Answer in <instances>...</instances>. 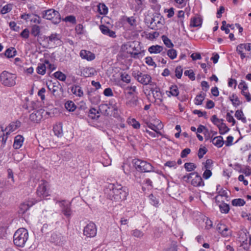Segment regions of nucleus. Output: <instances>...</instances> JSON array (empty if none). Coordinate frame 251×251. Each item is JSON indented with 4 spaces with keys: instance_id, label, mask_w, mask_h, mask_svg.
<instances>
[{
    "instance_id": "680f3d73",
    "label": "nucleus",
    "mask_w": 251,
    "mask_h": 251,
    "mask_svg": "<svg viewBox=\"0 0 251 251\" xmlns=\"http://www.w3.org/2000/svg\"><path fill=\"white\" fill-rule=\"evenodd\" d=\"M233 137L231 136H229L226 138V141L225 142L226 146L227 147L230 146L232 145Z\"/></svg>"
},
{
    "instance_id": "f03ea898",
    "label": "nucleus",
    "mask_w": 251,
    "mask_h": 251,
    "mask_svg": "<svg viewBox=\"0 0 251 251\" xmlns=\"http://www.w3.org/2000/svg\"><path fill=\"white\" fill-rule=\"evenodd\" d=\"M28 238V233L25 228H20L15 232L13 236L14 244L18 247H23Z\"/></svg>"
},
{
    "instance_id": "37998d69",
    "label": "nucleus",
    "mask_w": 251,
    "mask_h": 251,
    "mask_svg": "<svg viewBox=\"0 0 251 251\" xmlns=\"http://www.w3.org/2000/svg\"><path fill=\"white\" fill-rule=\"evenodd\" d=\"M204 100V96L201 94L198 95L196 96L195 99V104L196 105H201L202 101Z\"/></svg>"
},
{
    "instance_id": "603ef678",
    "label": "nucleus",
    "mask_w": 251,
    "mask_h": 251,
    "mask_svg": "<svg viewBox=\"0 0 251 251\" xmlns=\"http://www.w3.org/2000/svg\"><path fill=\"white\" fill-rule=\"evenodd\" d=\"M207 149L206 148H200L199 150L198 151V157L199 158H201L203 157V155L206 153Z\"/></svg>"
},
{
    "instance_id": "5701e85b",
    "label": "nucleus",
    "mask_w": 251,
    "mask_h": 251,
    "mask_svg": "<svg viewBox=\"0 0 251 251\" xmlns=\"http://www.w3.org/2000/svg\"><path fill=\"white\" fill-rule=\"evenodd\" d=\"M16 53V50L14 48H11L6 50L4 54L7 58H12L14 57Z\"/></svg>"
},
{
    "instance_id": "e433bc0d",
    "label": "nucleus",
    "mask_w": 251,
    "mask_h": 251,
    "mask_svg": "<svg viewBox=\"0 0 251 251\" xmlns=\"http://www.w3.org/2000/svg\"><path fill=\"white\" fill-rule=\"evenodd\" d=\"M197 166L193 163H186L184 164V168L188 172H191L194 170Z\"/></svg>"
},
{
    "instance_id": "864d4df0",
    "label": "nucleus",
    "mask_w": 251,
    "mask_h": 251,
    "mask_svg": "<svg viewBox=\"0 0 251 251\" xmlns=\"http://www.w3.org/2000/svg\"><path fill=\"white\" fill-rule=\"evenodd\" d=\"M219 196L228 197L227 193L226 190L222 189L219 192V195L215 197V199L216 201H218V199Z\"/></svg>"
},
{
    "instance_id": "c756f323",
    "label": "nucleus",
    "mask_w": 251,
    "mask_h": 251,
    "mask_svg": "<svg viewBox=\"0 0 251 251\" xmlns=\"http://www.w3.org/2000/svg\"><path fill=\"white\" fill-rule=\"evenodd\" d=\"M218 127L219 129V133L221 134H225L229 130V128L223 122Z\"/></svg>"
},
{
    "instance_id": "72a5a7b5",
    "label": "nucleus",
    "mask_w": 251,
    "mask_h": 251,
    "mask_svg": "<svg viewBox=\"0 0 251 251\" xmlns=\"http://www.w3.org/2000/svg\"><path fill=\"white\" fill-rule=\"evenodd\" d=\"M232 204L235 206H243L245 204V201L242 199H234L232 201Z\"/></svg>"
},
{
    "instance_id": "9b49d317",
    "label": "nucleus",
    "mask_w": 251,
    "mask_h": 251,
    "mask_svg": "<svg viewBox=\"0 0 251 251\" xmlns=\"http://www.w3.org/2000/svg\"><path fill=\"white\" fill-rule=\"evenodd\" d=\"M61 208V212L67 218H70L72 214V211L71 207V203H67L64 201H58Z\"/></svg>"
},
{
    "instance_id": "4c0bfd02",
    "label": "nucleus",
    "mask_w": 251,
    "mask_h": 251,
    "mask_svg": "<svg viewBox=\"0 0 251 251\" xmlns=\"http://www.w3.org/2000/svg\"><path fill=\"white\" fill-rule=\"evenodd\" d=\"M162 39L164 44L168 48H172L174 46V44L172 43L171 40L169 39L166 36L163 35L162 36Z\"/></svg>"
},
{
    "instance_id": "f704fd0d",
    "label": "nucleus",
    "mask_w": 251,
    "mask_h": 251,
    "mask_svg": "<svg viewBox=\"0 0 251 251\" xmlns=\"http://www.w3.org/2000/svg\"><path fill=\"white\" fill-rule=\"evenodd\" d=\"M221 212L223 213H227L229 210V206L226 203H222L219 205Z\"/></svg>"
},
{
    "instance_id": "2eb2a0df",
    "label": "nucleus",
    "mask_w": 251,
    "mask_h": 251,
    "mask_svg": "<svg viewBox=\"0 0 251 251\" xmlns=\"http://www.w3.org/2000/svg\"><path fill=\"white\" fill-rule=\"evenodd\" d=\"M96 73L95 70L93 68H84L82 72V75L83 76L90 77L94 75Z\"/></svg>"
},
{
    "instance_id": "6e6552de",
    "label": "nucleus",
    "mask_w": 251,
    "mask_h": 251,
    "mask_svg": "<svg viewBox=\"0 0 251 251\" xmlns=\"http://www.w3.org/2000/svg\"><path fill=\"white\" fill-rule=\"evenodd\" d=\"M97 228L95 224L90 223L87 224L83 229V234L87 237L92 238L96 235Z\"/></svg>"
},
{
    "instance_id": "7c9ffc66",
    "label": "nucleus",
    "mask_w": 251,
    "mask_h": 251,
    "mask_svg": "<svg viewBox=\"0 0 251 251\" xmlns=\"http://www.w3.org/2000/svg\"><path fill=\"white\" fill-rule=\"evenodd\" d=\"M40 33V27L37 25H33L31 26V34L34 36H38Z\"/></svg>"
},
{
    "instance_id": "58836bf2",
    "label": "nucleus",
    "mask_w": 251,
    "mask_h": 251,
    "mask_svg": "<svg viewBox=\"0 0 251 251\" xmlns=\"http://www.w3.org/2000/svg\"><path fill=\"white\" fill-rule=\"evenodd\" d=\"M138 104V100L136 98L133 97L126 102V105L130 107H134Z\"/></svg>"
},
{
    "instance_id": "a19ab883",
    "label": "nucleus",
    "mask_w": 251,
    "mask_h": 251,
    "mask_svg": "<svg viewBox=\"0 0 251 251\" xmlns=\"http://www.w3.org/2000/svg\"><path fill=\"white\" fill-rule=\"evenodd\" d=\"M128 123L131 125L135 129H138L140 127V123L137 122L135 119H129L128 120Z\"/></svg>"
},
{
    "instance_id": "e2e57ef3",
    "label": "nucleus",
    "mask_w": 251,
    "mask_h": 251,
    "mask_svg": "<svg viewBox=\"0 0 251 251\" xmlns=\"http://www.w3.org/2000/svg\"><path fill=\"white\" fill-rule=\"evenodd\" d=\"M221 234L225 237H227L231 235V231L227 226H226V229L223 230Z\"/></svg>"
},
{
    "instance_id": "f257e3e1",
    "label": "nucleus",
    "mask_w": 251,
    "mask_h": 251,
    "mask_svg": "<svg viewBox=\"0 0 251 251\" xmlns=\"http://www.w3.org/2000/svg\"><path fill=\"white\" fill-rule=\"evenodd\" d=\"M104 194L109 199L119 201L126 199L128 191L126 187L122 186L121 184L110 183L106 186Z\"/></svg>"
},
{
    "instance_id": "69168bd1",
    "label": "nucleus",
    "mask_w": 251,
    "mask_h": 251,
    "mask_svg": "<svg viewBox=\"0 0 251 251\" xmlns=\"http://www.w3.org/2000/svg\"><path fill=\"white\" fill-rule=\"evenodd\" d=\"M241 94L245 96L248 101L251 100V96L249 92H246V91H242Z\"/></svg>"
},
{
    "instance_id": "1a4fd4ad",
    "label": "nucleus",
    "mask_w": 251,
    "mask_h": 251,
    "mask_svg": "<svg viewBox=\"0 0 251 251\" xmlns=\"http://www.w3.org/2000/svg\"><path fill=\"white\" fill-rule=\"evenodd\" d=\"M48 183L45 180H42L37 188V194L41 198H45L49 195L48 189Z\"/></svg>"
},
{
    "instance_id": "052dcab7",
    "label": "nucleus",
    "mask_w": 251,
    "mask_h": 251,
    "mask_svg": "<svg viewBox=\"0 0 251 251\" xmlns=\"http://www.w3.org/2000/svg\"><path fill=\"white\" fill-rule=\"evenodd\" d=\"M103 94L107 97H110L113 95V93L111 88H106L103 92Z\"/></svg>"
},
{
    "instance_id": "20e7f679",
    "label": "nucleus",
    "mask_w": 251,
    "mask_h": 251,
    "mask_svg": "<svg viewBox=\"0 0 251 251\" xmlns=\"http://www.w3.org/2000/svg\"><path fill=\"white\" fill-rule=\"evenodd\" d=\"M17 76L15 74L4 71L0 75V80L2 84L8 87H12L16 84Z\"/></svg>"
},
{
    "instance_id": "0e129e2a",
    "label": "nucleus",
    "mask_w": 251,
    "mask_h": 251,
    "mask_svg": "<svg viewBox=\"0 0 251 251\" xmlns=\"http://www.w3.org/2000/svg\"><path fill=\"white\" fill-rule=\"evenodd\" d=\"M191 150L190 149L186 148L182 150L181 153V157L182 158H184L187 156V155L190 153Z\"/></svg>"
},
{
    "instance_id": "3c124183",
    "label": "nucleus",
    "mask_w": 251,
    "mask_h": 251,
    "mask_svg": "<svg viewBox=\"0 0 251 251\" xmlns=\"http://www.w3.org/2000/svg\"><path fill=\"white\" fill-rule=\"evenodd\" d=\"M183 70L180 66L176 67L175 70L176 76L178 78H180L182 74Z\"/></svg>"
},
{
    "instance_id": "ea45409f",
    "label": "nucleus",
    "mask_w": 251,
    "mask_h": 251,
    "mask_svg": "<svg viewBox=\"0 0 251 251\" xmlns=\"http://www.w3.org/2000/svg\"><path fill=\"white\" fill-rule=\"evenodd\" d=\"M169 93L173 96L176 97L178 95L179 91L176 85H173L170 88Z\"/></svg>"
},
{
    "instance_id": "423d86ee",
    "label": "nucleus",
    "mask_w": 251,
    "mask_h": 251,
    "mask_svg": "<svg viewBox=\"0 0 251 251\" xmlns=\"http://www.w3.org/2000/svg\"><path fill=\"white\" fill-rule=\"evenodd\" d=\"M183 179L189 182L191 180V184L194 186H201L204 185V182L201 176L197 172H193L185 175L182 177Z\"/></svg>"
},
{
    "instance_id": "4be33fe9",
    "label": "nucleus",
    "mask_w": 251,
    "mask_h": 251,
    "mask_svg": "<svg viewBox=\"0 0 251 251\" xmlns=\"http://www.w3.org/2000/svg\"><path fill=\"white\" fill-rule=\"evenodd\" d=\"M89 117L92 119H97L100 117V112L95 108H92L89 110Z\"/></svg>"
},
{
    "instance_id": "79ce46f5",
    "label": "nucleus",
    "mask_w": 251,
    "mask_h": 251,
    "mask_svg": "<svg viewBox=\"0 0 251 251\" xmlns=\"http://www.w3.org/2000/svg\"><path fill=\"white\" fill-rule=\"evenodd\" d=\"M7 140V136H5L3 128L0 130V144L1 145L5 144Z\"/></svg>"
},
{
    "instance_id": "ddd939ff",
    "label": "nucleus",
    "mask_w": 251,
    "mask_h": 251,
    "mask_svg": "<svg viewBox=\"0 0 251 251\" xmlns=\"http://www.w3.org/2000/svg\"><path fill=\"white\" fill-rule=\"evenodd\" d=\"M72 93L76 97H82L84 94L81 87L78 85H73L71 87Z\"/></svg>"
},
{
    "instance_id": "0eeeda50",
    "label": "nucleus",
    "mask_w": 251,
    "mask_h": 251,
    "mask_svg": "<svg viewBox=\"0 0 251 251\" xmlns=\"http://www.w3.org/2000/svg\"><path fill=\"white\" fill-rule=\"evenodd\" d=\"M133 75L139 82L143 85L149 84L152 86L154 85V83L151 81V77L149 75L138 72L137 73H134Z\"/></svg>"
},
{
    "instance_id": "bb28decb",
    "label": "nucleus",
    "mask_w": 251,
    "mask_h": 251,
    "mask_svg": "<svg viewBox=\"0 0 251 251\" xmlns=\"http://www.w3.org/2000/svg\"><path fill=\"white\" fill-rule=\"evenodd\" d=\"M65 107L69 111H74L76 109V105L72 101H68L65 104Z\"/></svg>"
},
{
    "instance_id": "473e14b6",
    "label": "nucleus",
    "mask_w": 251,
    "mask_h": 251,
    "mask_svg": "<svg viewBox=\"0 0 251 251\" xmlns=\"http://www.w3.org/2000/svg\"><path fill=\"white\" fill-rule=\"evenodd\" d=\"M131 235L135 237L141 238L144 236V233L141 230L135 229L131 231Z\"/></svg>"
},
{
    "instance_id": "aec40b11",
    "label": "nucleus",
    "mask_w": 251,
    "mask_h": 251,
    "mask_svg": "<svg viewBox=\"0 0 251 251\" xmlns=\"http://www.w3.org/2000/svg\"><path fill=\"white\" fill-rule=\"evenodd\" d=\"M53 131L56 136L61 137L63 136V130L61 124L55 125L53 128Z\"/></svg>"
},
{
    "instance_id": "6e6d98bb",
    "label": "nucleus",
    "mask_w": 251,
    "mask_h": 251,
    "mask_svg": "<svg viewBox=\"0 0 251 251\" xmlns=\"http://www.w3.org/2000/svg\"><path fill=\"white\" fill-rule=\"evenodd\" d=\"M226 120L229 122L232 123V125H234L235 124V120L234 119L233 117L229 113H227L226 116Z\"/></svg>"
},
{
    "instance_id": "13d9d810",
    "label": "nucleus",
    "mask_w": 251,
    "mask_h": 251,
    "mask_svg": "<svg viewBox=\"0 0 251 251\" xmlns=\"http://www.w3.org/2000/svg\"><path fill=\"white\" fill-rule=\"evenodd\" d=\"M46 92V89L45 88H42L38 92V95L40 97L41 100H44L45 99V93Z\"/></svg>"
},
{
    "instance_id": "b1692460",
    "label": "nucleus",
    "mask_w": 251,
    "mask_h": 251,
    "mask_svg": "<svg viewBox=\"0 0 251 251\" xmlns=\"http://www.w3.org/2000/svg\"><path fill=\"white\" fill-rule=\"evenodd\" d=\"M235 116L238 120H241L243 123H246V118L244 116L243 112L241 110H237L235 112Z\"/></svg>"
},
{
    "instance_id": "2f4dec72",
    "label": "nucleus",
    "mask_w": 251,
    "mask_h": 251,
    "mask_svg": "<svg viewBox=\"0 0 251 251\" xmlns=\"http://www.w3.org/2000/svg\"><path fill=\"white\" fill-rule=\"evenodd\" d=\"M46 67L45 63H40L37 68V73L42 75L46 73Z\"/></svg>"
},
{
    "instance_id": "5fc2aeb1",
    "label": "nucleus",
    "mask_w": 251,
    "mask_h": 251,
    "mask_svg": "<svg viewBox=\"0 0 251 251\" xmlns=\"http://www.w3.org/2000/svg\"><path fill=\"white\" fill-rule=\"evenodd\" d=\"M136 87L135 86H129L126 88L127 93L129 95H132L134 92H136Z\"/></svg>"
},
{
    "instance_id": "6ab92c4d",
    "label": "nucleus",
    "mask_w": 251,
    "mask_h": 251,
    "mask_svg": "<svg viewBox=\"0 0 251 251\" xmlns=\"http://www.w3.org/2000/svg\"><path fill=\"white\" fill-rule=\"evenodd\" d=\"M211 142L218 148L222 147L224 144L223 138L221 136H219L213 138Z\"/></svg>"
},
{
    "instance_id": "a878e982",
    "label": "nucleus",
    "mask_w": 251,
    "mask_h": 251,
    "mask_svg": "<svg viewBox=\"0 0 251 251\" xmlns=\"http://www.w3.org/2000/svg\"><path fill=\"white\" fill-rule=\"evenodd\" d=\"M146 124H147V126L149 128H150L151 129L153 130L156 133H160V132L158 131V130H159V128H162V126L161 122H160L158 124V127H157V126H155L154 125H153L151 123H147Z\"/></svg>"
},
{
    "instance_id": "f3484780",
    "label": "nucleus",
    "mask_w": 251,
    "mask_h": 251,
    "mask_svg": "<svg viewBox=\"0 0 251 251\" xmlns=\"http://www.w3.org/2000/svg\"><path fill=\"white\" fill-rule=\"evenodd\" d=\"M60 39V36L59 34L57 33H52L50 36L47 37L46 39L47 40L49 44L55 43V42Z\"/></svg>"
},
{
    "instance_id": "bf43d9fd",
    "label": "nucleus",
    "mask_w": 251,
    "mask_h": 251,
    "mask_svg": "<svg viewBox=\"0 0 251 251\" xmlns=\"http://www.w3.org/2000/svg\"><path fill=\"white\" fill-rule=\"evenodd\" d=\"M212 175V172L210 169H206L203 174V177L207 179L209 178Z\"/></svg>"
},
{
    "instance_id": "c9c22d12",
    "label": "nucleus",
    "mask_w": 251,
    "mask_h": 251,
    "mask_svg": "<svg viewBox=\"0 0 251 251\" xmlns=\"http://www.w3.org/2000/svg\"><path fill=\"white\" fill-rule=\"evenodd\" d=\"M54 76L59 80L64 81L66 79V75L61 72H56L54 73Z\"/></svg>"
},
{
    "instance_id": "338daca9",
    "label": "nucleus",
    "mask_w": 251,
    "mask_h": 251,
    "mask_svg": "<svg viewBox=\"0 0 251 251\" xmlns=\"http://www.w3.org/2000/svg\"><path fill=\"white\" fill-rule=\"evenodd\" d=\"M239 89H241L242 91H246L248 89V86L244 81H242L238 85Z\"/></svg>"
},
{
    "instance_id": "774afa93",
    "label": "nucleus",
    "mask_w": 251,
    "mask_h": 251,
    "mask_svg": "<svg viewBox=\"0 0 251 251\" xmlns=\"http://www.w3.org/2000/svg\"><path fill=\"white\" fill-rule=\"evenodd\" d=\"M29 30L27 28H25L21 32V35L23 38L27 39L29 37Z\"/></svg>"
},
{
    "instance_id": "09e8293b",
    "label": "nucleus",
    "mask_w": 251,
    "mask_h": 251,
    "mask_svg": "<svg viewBox=\"0 0 251 251\" xmlns=\"http://www.w3.org/2000/svg\"><path fill=\"white\" fill-rule=\"evenodd\" d=\"M11 9L12 5L11 4H6L2 8L0 12L1 14H4L10 12Z\"/></svg>"
},
{
    "instance_id": "dca6fc26",
    "label": "nucleus",
    "mask_w": 251,
    "mask_h": 251,
    "mask_svg": "<svg viewBox=\"0 0 251 251\" xmlns=\"http://www.w3.org/2000/svg\"><path fill=\"white\" fill-rule=\"evenodd\" d=\"M24 138L21 135H17L15 138L13 147L16 149H19L23 145Z\"/></svg>"
},
{
    "instance_id": "8fccbe9b",
    "label": "nucleus",
    "mask_w": 251,
    "mask_h": 251,
    "mask_svg": "<svg viewBox=\"0 0 251 251\" xmlns=\"http://www.w3.org/2000/svg\"><path fill=\"white\" fill-rule=\"evenodd\" d=\"M193 113L195 114L198 115L199 117H204L205 119L207 118V113L205 111L202 112L199 110H194Z\"/></svg>"
},
{
    "instance_id": "9d476101",
    "label": "nucleus",
    "mask_w": 251,
    "mask_h": 251,
    "mask_svg": "<svg viewBox=\"0 0 251 251\" xmlns=\"http://www.w3.org/2000/svg\"><path fill=\"white\" fill-rule=\"evenodd\" d=\"M44 114H48V112L45 111L43 109H40L38 110H35L29 115V119L31 121L34 123H39L43 118Z\"/></svg>"
},
{
    "instance_id": "393cba45",
    "label": "nucleus",
    "mask_w": 251,
    "mask_h": 251,
    "mask_svg": "<svg viewBox=\"0 0 251 251\" xmlns=\"http://www.w3.org/2000/svg\"><path fill=\"white\" fill-rule=\"evenodd\" d=\"M202 23L201 19L199 17H194L191 19L190 26L197 27L201 26Z\"/></svg>"
},
{
    "instance_id": "de8ad7c7",
    "label": "nucleus",
    "mask_w": 251,
    "mask_h": 251,
    "mask_svg": "<svg viewBox=\"0 0 251 251\" xmlns=\"http://www.w3.org/2000/svg\"><path fill=\"white\" fill-rule=\"evenodd\" d=\"M121 80L124 82L129 83L130 82L131 77L127 74H122L121 75Z\"/></svg>"
},
{
    "instance_id": "4468645a",
    "label": "nucleus",
    "mask_w": 251,
    "mask_h": 251,
    "mask_svg": "<svg viewBox=\"0 0 251 251\" xmlns=\"http://www.w3.org/2000/svg\"><path fill=\"white\" fill-rule=\"evenodd\" d=\"M100 29L101 32L106 35L110 37L114 38L116 37L115 32L110 30L107 26L104 25H101L100 26Z\"/></svg>"
},
{
    "instance_id": "4d7b16f0",
    "label": "nucleus",
    "mask_w": 251,
    "mask_h": 251,
    "mask_svg": "<svg viewBox=\"0 0 251 251\" xmlns=\"http://www.w3.org/2000/svg\"><path fill=\"white\" fill-rule=\"evenodd\" d=\"M146 63L150 66H156L155 63L153 61V59L151 57L149 56L146 58Z\"/></svg>"
},
{
    "instance_id": "f8f14e48",
    "label": "nucleus",
    "mask_w": 251,
    "mask_h": 251,
    "mask_svg": "<svg viewBox=\"0 0 251 251\" xmlns=\"http://www.w3.org/2000/svg\"><path fill=\"white\" fill-rule=\"evenodd\" d=\"M80 57L87 61H92L95 58V55L90 51L81 50L80 52Z\"/></svg>"
},
{
    "instance_id": "49530a36",
    "label": "nucleus",
    "mask_w": 251,
    "mask_h": 251,
    "mask_svg": "<svg viewBox=\"0 0 251 251\" xmlns=\"http://www.w3.org/2000/svg\"><path fill=\"white\" fill-rule=\"evenodd\" d=\"M211 120L212 123L217 126H218L223 121V119H219L215 115L212 116Z\"/></svg>"
},
{
    "instance_id": "a211bd4d",
    "label": "nucleus",
    "mask_w": 251,
    "mask_h": 251,
    "mask_svg": "<svg viewBox=\"0 0 251 251\" xmlns=\"http://www.w3.org/2000/svg\"><path fill=\"white\" fill-rule=\"evenodd\" d=\"M19 126V122H16V123H12L10 124H9V126L7 127H6L5 129V131H6V134H8L10 132L15 131L16 129H17Z\"/></svg>"
},
{
    "instance_id": "c85d7f7f",
    "label": "nucleus",
    "mask_w": 251,
    "mask_h": 251,
    "mask_svg": "<svg viewBox=\"0 0 251 251\" xmlns=\"http://www.w3.org/2000/svg\"><path fill=\"white\" fill-rule=\"evenodd\" d=\"M230 100L232 102V104L237 107L241 104V102L235 94H233L231 97H229Z\"/></svg>"
},
{
    "instance_id": "cd10ccee",
    "label": "nucleus",
    "mask_w": 251,
    "mask_h": 251,
    "mask_svg": "<svg viewBox=\"0 0 251 251\" xmlns=\"http://www.w3.org/2000/svg\"><path fill=\"white\" fill-rule=\"evenodd\" d=\"M98 8L100 14L105 15L108 13V8L104 3H99Z\"/></svg>"
},
{
    "instance_id": "c03bdc74",
    "label": "nucleus",
    "mask_w": 251,
    "mask_h": 251,
    "mask_svg": "<svg viewBox=\"0 0 251 251\" xmlns=\"http://www.w3.org/2000/svg\"><path fill=\"white\" fill-rule=\"evenodd\" d=\"M184 75L186 76H188L192 80H194L195 79V74L192 70L185 71L184 72Z\"/></svg>"
},
{
    "instance_id": "412c9836",
    "label": "nucleus",
    "mask_w": 251,
    "mask_h": 251,
    "mask_svg": "<svg viewBox=\"0 0 251 251\" xmlns=\"http://www.w3.org/2000/svg\"><path fill=\"white\" fill-rule=\"evenodd\" d=\"M163 49V47L159 45L151 46L150 47L148 50L151 53H158L161 52Z\"/></svg>"
},
{
    "instance_id": "7ed1b4c3",
    "label": "nucleus",
    "mask_w": 251,
    "mask_h": 251,
    "mask_svg": "<svg viewBox=\"0 0 251 251\" xmlns=\"http://www.w3.org/2000/svg\"><path fill=\"white\" fill-rule=\"evenodd\" d=\"M42 18L51 21L54 24H57L61 21V16L58 11L54 9H49L42 12Z\"/></svg>"
},
{
    "instance_id": "a18cd8bd",
    "label": "nucleus",
    "mask_w": 251,
    "mask_h": 251,
    "mask_svg": "<svg viewBox=\"0 0 251 251\" xmlns=\"http://www.w3.org/2000/svg\"><path fill=\"white\" fill-rule=\"evenodd\" d=\"M167 55L171 59H175L177 55V52L175 49H170L167 51Z\"/></svg>"
},
{
    "instance_id": "39448f33",
    "label": "nucleus",
    "mask_w": 251,
    "mask_h": 251,
    "mask_svg": "<svg viewBox=\"0 0 251 251\" xmlns=\"http://www.w3.org/2000/svg\"><path fill=\"white\" fill-rule=\"evenodd\" d=\"M132 163L135 169L139 172H151L153 171V167L147 161L139 159H134L132 160Z\"/></svg>"
}]
</instances>
